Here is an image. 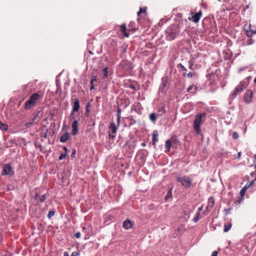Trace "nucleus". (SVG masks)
Returning a JSON list of instances; mask_svg holds the SVG:
<instances>
[{
    "label": "nucleus",
    "mask_w": 256,
    "mask_h": 256,
    "mask_svg": "<svg viewBox=\"0 0 256 256\" xmlns=\"http://www.w3.org/2000/svg\"><path fill=\"white\" fill-rule=\"evenodd\" d=\"M166 38L168 40L172 41L174 40L179 33L178 28L175 26L172 25L168 26L166 30Z\"/></svg>",
    "instance_id": "nucleus-1"
},
{
    "label": "nucleus",
    "mask_w": 256,
    "mask_h": 256,
    "mask_svg": "<svg viewBox=\"0 0 256 256\" xmlns=\"http://www.w3.org/2000/svg\"><path fill=\"white\" fill-rule=\"evenodd\" d=\"M204 112L199 113L196 116L195 120L194 122V129L196 131V134H198L200 132V126L202 122V118H205Z\"/></svg>",
    "instance_id": "nucleus-2"
},
{
    "label": "nucleus",
    "mask_w": 256,
    "mask_h": 256,
    "mask_svg": "<svg viewBox=\"0 0 256 256\" xmlns=\"http://www.w3.org/2000/svg\"><path fill=\"white\" fill-rule=\"evenodd\" d=\"M40 98V95L37 93L33 94L30 97L29 100L26 101L24 108L26 110H29L33 107Z\"/></svg>",
    "instance_id": "nucleus-3"
},
{
    "label": "nucleus",
    "mask_w": 256,
    "mask_h": 256,
    "mask_svg": "<svg viewBox=\"0 0 256 256\" xmlns=\"http://www.w3.org/2000/svg\"><path fill=\"white\" fill-rule=\"evenodd\" d=\"M248 84V83L245 82H240V84L236 87L235 89L232 92V98H235L236 96H238V94L241 93L242 90H244L245 88L247 87Z\"/></svg>",
    "instance_id": "nucleus-4"
},
{
    "label": "nucleus",
    "mask_w": 256,
    "mask_h": 256,
    "mask_svg": "<svg viewBox=\"0 0 256 256\" xmlns=\"http://www.w3.org/2000/svg\"><path fill=\"white\" fill-rule=\"evenodd\" d=\"M178 182L181 183L184 188H190L191 186V180L187 176H184L183 177H178L177 178Z\"/></svg>",
    "instance_id": "nucleus-5"
},
{
    "label": "nucleus",
    "mask_w": 256,
    "mask_h": 256,
    "mask_svg": "<svg viewBox=\"0 0 256 256\" xmlns=\"http://www.w3.org/2000/svg\"><path fill=\"white\" fill-rule=\"evenodd\" d=\"M108 138L114 140L116 138V134L118 130V126L114 123H110L108 126Z\"/></svg>",
    "instance_id": "nucleus-6"
},
{
    "label": "nucleus",
    "mask_w": 256,
    "mask_h": 256,
    "mask_svg": "<svg viewBox=\"0 0 256 256\" xmlns=\"http://www.w3.org/2000/svg\"><path fill=\"white\" fill-rule=\"evenodd\" d=\"M112 74V72L110 69H109L108 67H106L102 70H100L98 73V78H102L104 79L106 78H108V76Z\"/></svg>",
    "instance_id": "nucleus-7"
},
{
    "label": "nucleus",
    "mask_w": 256,
    "mask_h": 256,
    "mask_svg": "<svg viewBox=\"0 0 256 256\" xmlns=\"http://www.w3.org/2000/svg\"><path fill=\"white\" fill-rule=\"evenodd\" d=\"M178 68H180L182 71H184L183 75L184 76H187L188 78H192L193 77H196V73L194 71L190 72L188 73L186 72V68L182 64H179L177 66Z\"/></svg>",
    "instance_id": "nucleus-8"
},
{
    "label": "nucleus",
    "mask_w": 256,
    "mask_h": 256,
    "mask_svg": "<svg viewBox=\"0 0 256 256\" xmlns=\"http://www.w3.org/2000/svg\"><path fill=\"white\" fill-rule=\"evenodd\" d=\"M192 16L191 17H188V20L195 23H198L202 16V12L201 10H200L198 12L196 13L192 12Z\"/></svg>",
    "instance_id": "nucleus-9"
},
{
    "label": "nucleus",
    "mask_w": 256,
    "mask_h": 256,
    "mask_svg": "<svg viewBox=\"0 0 256 256\" xmlns=\"http://www.w3.org/2000/svg\"><path fill=\"white\" fill-rule=\"evenodd\" d=\"M254 97V92L250 90H248L244 95V101L247 104H250L252 102Z\"/></svg>",
    "instance_id": "nucleus-10"
},
{
    "label": "nucleus",
    "mask_w": 256,
    "mask_h": 256,
    "mask_svg": "<svg viewBox=\"0 0 256 256\" xmlns=\"http://www.w3.org/2000/svg\"><path fill=\"white\" fill-rule=\"evenodd\" d=\"M14 174L12 168L10 164H6L4 167L3 171L2 172V175L12 176Z\"/></svg>",
    "instance_id": "nucleus-11"
},
{
    "label": "nucleus",
    "mask_w": 256,
    "mask_h": 256,
    "mask_svg": "<svg viewBox=\"0 0 256 256\" xmlns=\"http://www.w3.org/2000/svg\"><path fill=\"white\" fill-rule=\"evenodd\" d=\"M123 228L126 230L132 228L134 226V222L130 219H127L123 222Z\"/></svg>",
    "instance_id": "nucleus-12"
},
{
    "label": "nucleus",
    "mask_w": 256,
    "mask_h": 256,
    "mask_svg": "<svg viewBox=\"0 0 256 256\" xmlns=\"http://www.w3.org/2000/svg\"><path fill=\"white\" fill-rule=\"evenodd\" d=\"M72 134L76 136L78 132V122L77 120H74L72 124Z\"/></svg>",
    "instance_id": "nucleus-13"
},
{
    "label": "nucleus",
    "mask_w": 256,
    "mask_h": 256,
    "mask_svg": "<svg viewBox=\"0 0 256 256\" xmlns=\"http://www.w3.org/2000/svg\"><path fill=\"white\" fill-rule=\"evenodd\" d=\"M34 198L37 202H43L47 198V196L46 194L40 196L37 194H36Z\"/></svg>",
    "instance_id": "nucleus-14"
},
{
    "label": "nucleus",
    "mask_w": 256,
    "mask_h": 256,
    "mask_svg": "<svg viewBox=\"0 0 256 256\" xmlns=\"http://www.w3.org/2000/svg\"><path fill=\"white\" fill-rule=\"evenodd\" d=\"M80 100L78 98L74 100V103L73 107H72V110H73V112H77L80 110Z\"/></svg>",
    "instance_id": "nucleus-15"
},
{
    "label": "nucleus",
    "mask_w": 256,
    "mask_h": 256,
    "mask_svg": "<svg viewBox=\"0 0 256 256\" xmlns=\"http://www.w3.org/2000/svg\"><path fill=\"white\" fill-rule=\"evenodd\" d=\"M158 133L157 130H154L152 133V144L154 146L156 145V142L158 140Z\"/></svg>",
    "instance_id": "nucleus-16"
},
{
    "label": "nucleus",
    "mask_w": 256,
    "mask_h": 256,
    "mask_svg": "<svg viewBox=\"0 0 256 256\" xmlns=\"http://www.w3.org/2000/svg\"><path fill=\"white\" fill-rule=\"evenodd\" d=\"M70 138V134L68 132H66L62 136L61 138H60V142L62 143H65L67 140H68Z\"/></svg>",
    "instance_id": "nucleus-17"
},
{
    "label": "nucleus",
    "mask_w": 256,
    "mask_h": 256,
    "mask_svg": "<svg viewBox=\"0 0 256 256\" xmlns=\"http://www.w3.org/2000/svg\"><path fill=\"white\" fill-rule=\"evenodd\" d=\"M121 31L123 33L124 35L126 37H128L130 34L126 32V24H122L120 26Z\"/></svg>",
    "instance_id": "nucleus-18"
},
{
    "label": "nucleus",
    "mask_w": 256,
    "mask_h": 256,
    "mask_svg": "<svg viewBox=\"0 0 256 256\" xmlns=\"http://www.w3.org/2000/svg\"><path fill=\"white\" fill-rule=\"evenodd\" d=\"M196 88H197L196 86H190L187 88V92H191L193 94H194L196 92Z\"/></svg>",
    "instance_id": "nucleus-19"
},
{
    "label": "nucleus",
    "mask_w": 256,
    "mask_h": 256,
    "mask_svg": "<svg viewBox=\"0 0 256 256\" xmlns=\"http://www.w3.org/2000/svg\"><path fill=\"white\" fill-rule=\"evenodd\" d=\"M232 227V224L229 223V224H225L224 225V232H227Z\"/></svg>",
    "instance_id": "nucleus-20"
},
{
    "label": "nucleus",
    "mask_w": 256,
    "mask_h": 256,
    "mask_svg": "<svg viewBox=\"0 0 256 256\" xmlns=\"http://www.w3.org/2000/svg\"><path fill=\"white\" fill-rule=\"evenodd\" d=\"M172 142L170 140H166L165 144V146L168 150L169 151L170 148H172Z\"/></svg>",
    "instance_id": "nucleus-21"
},
{
    "label": "nucleus",
    "mask_w": 256,
    "mask_h": 256,
    "mask_svg": "<svg viewBox=\"0 0 256 256\" xmlns=\"http://www.w3.org/2000/svg\"><path fill=\"white\" fill-rule=\"evenodd\" d=\"M150 118L152 122L154 123L156 120V114L154 113H151L150 116Z\"/></svg>",
    "instance_id": "nucleus-22"
},
{
    "label": "nucleus",
    "mask_w": 256,
    "mask_h": 256,
    "mask_svg": "<svg viewBox=\"0 0 256 256\" xmlns=\"http://www.w3.org/2000/svg\"><path fill=\"white\" fill-rule=\"evenodd\" d=\"M158 110V112L160 113V116H162L166 112V110L164 106H161L158 108V110Z\"/></svg>",
    "instance_id": "nucleus-23"
},
{
    "label": "nucleus",
    "mask_w": 256,
    "mask_h": 256,
    "mask_svg": "<svg viewBox=\"0 0 256 256\" xmlns=\"http://www.w3.org/2000/svg\"><path fill=\"white\" fill-rule=\"evenodd\" d=\"M8 128V125L7 124H5L2 123L0 121V129L2 130H7Z\"/></svg>",
    "instance_id": "nucleus-24"
},
{
    "label": "nucleus",
    "mask_w": 256,
    "mask_h": 256,
    "mask_svg": "<svg viewBox=\"0 0 256 256\" xmlns=\"http://www.w3.org/2000/svg\"><path fill=\"white\" fill-rule=\"evenodd\" d=\"M129 88L132 90H138L139 86L136 84H130Z\"/></svg>",
    "instance_id": "nucleus-25"
},
{
    "label": "nucleus",
    "mask_w": 256,
    "mask_h": 256,
    "mask_svg": "<svg viewBox=\"0 0 256 256\" xmlns=\"http://www.w3.org/2000/svg\"><path fill=\"white\" fill-rule=\"evenodd\" d=\"M214 199L213 198H208V206H210L211 207L214 206Z\"/></svg>",
    "instance_id": "nucleus-26"
},
{
    "label": "nucleus",
    "mask_w": 256,
    "mask_h": 256,
    "mask_svg": "<svg viewBox=\"0 0 256 256\" xmlns=\"http://www.w3.org/2000/svg\"><path fill=\"white\" fill-rule=\"evenodd\" d=\"M200 213L199 212H197L196 216H194L193 221L194 222H196L199 220V216H200Z\"/></svg>",
    "instance_id": "nucleus-27"
},
{
    "label": "nucleus",
    "mask_w": 256,
    "mask_h": 256,
    "mask_svg": "<svg viewBox=\"0 0 256 256\" xmlns=\"http://www.w3.org/2000/svg\"><path fill=\"white\" fill-rule=\"evenodd\" d=\"M54 214V210H51L48 212V218L50 219L51 218L53 217Z\"/></svg>",
    "instance_id": "nucleus-28"
},
{
    "label": "nucleus",
    "mask_w": 256,
    "mask_h": 256,
    "mask_svg": "<svg viewBox=\"0 0 256 256\" xmlns=\"http://www.w3.org/2000/svg\"><path fill=\"white\" fill-rule=\"evenodd\" d=\"M67 154H68V153H66V152L62 153L59 157V160H62L64 159L65 158V157L66 156Z\"/></svg>",
    "instance_id": "nucleus-29"
},
{
    "label": "nucleus",
    "mask_w": 256,
    "mask_h": 256,
    "mask_svg": "<svg viewBox=\"0 0 256 256\" xmlns=\"http://www.w3.org/2000/svg\"><path fill=\"white\" fill-rule=\"evenodd\" d=\"M232 138L234 140H237L238 138V134L237 132H234L232 133Z\"/></svg>",
    "instance_id": "nucleus-30"
},
{
    "label": "nucleus",
    "mask_w": 256,
    "mask_h": 256,
    "mask_svg": "<svg viewBox=\"0 0 256 256\" xmlns=\"http://www.w3.org/2000/svg\"><path fill=\"white\" fill-rule=\"evenodd\" d=\"M140 12L141 13H144V14H146V7H144V8H140Z\"/></svg>",
    "instance_id": "nucleus-31"
},
{
    "label": "nucleus",
    "mask_w": 256,
    "mask_h": 256,
    "mask_svg": "<svg viewBox=\"0 0 256 256\" xmlns=\"http://www.w3.org/2000/svg\"><path fill=\"white\" fill-rule=\"evenodd\" d=\"M246 190H245L244 188H242V190L240 192V194L242 198H243L244 196L245 192Z\"/></svg>",
    "instance_id": "nucleus-32"
},
{
    "label": "nucleus",
    "mask_w": 256,
    "mask_h": 256,
    "mask_svg": "<svg viewBox=\"0 0 256 256\" xmlns=\"http://www.w3.org/2000/svg\"><path fill=\"white\" fill-rule=\"evenodd\" d=\"M254 42V40L252 39H248L247 42V45H251Z\"/></svg>",
    "instance_id": "nucleus-33"
},
{
    "label": "nucleus",
    "mask_w": 256,
    "mask_h": 256,
    "mask_svg": "<svg viewBox=\"0 0 256 256\" xmlns=\"http://www.w3.org/2000/svg\"><path fill=\"white\" fill-rule=\"evenodd\" d=\"M188 64H189V68L192 70H193V68H192V66H194L193 62L190 60L188 62Z\"/></svg>",
    "instance_id": "nucleus-34"
},
{
    "label": "nucleus",
    "mask_w": 256,
    "mask_h": 256,
    "mask_svg": "<svg viewBox=\"0 0 256 256\" xmlns=\"http://www.w3.org/2000/svg\"><path fill=\"white\" fill-rule=\"evenodd\" d=\"M74 237L76 238H80V232H77L74 234Z\"/></svg>",
    "instance_id": "nucleus-35"
},
{
    "label": "nucleus",
    "mask_w": 256,
    "mask_h": 256,
    "mask_svg": "<svg viewBox=\"0 0 256 256\" xmlns=\"http://www.w3.org/2000/svg\"><path fill=\"white\" fill-rule=\"evenodd\" d=\"M94 81H90V90H94Z\"/></svg>",
    "instance_id": "nucleus-36"
},
{
    "label": "nucleus",
    "mask_w": 256,
    "mask_h": 256,
    "mask_svg": "<svg viewBox=\"0 0 256 256\" xmlns=\"http://www.w3.org/2000/svg\"><path fill=\"white\" fill-rule=\"evenodd\" d=\"M246 34L248 36V38L252 37V33L251 32H250V31H248V30H247L246 32Z\"/></svg>",
    "instance_id": "nucleus-37"
},
{
    "label": "nucleus",
    "mask_w": 256,
    "mask_h": 256,
    "mask_svg": "<svg viewBox=\"0 0 256 256\" xmlns=\"http://www.w3.org/2000/svg\"><path fill=\"white\" fill-rule=\"evenodd\" d=\"M256 180V178H254V180H253L252 181H251L249 183H247L250 186H253L254 182V181Z\"/></svg>",
    "instance_id": "nucleus-38"
},
{
    "label": "nucleus",
    "mask_w": 256,
    "mask_h": 256,
    "mask_svg": "<svg viewBox=\"0 0 256 256\" xmlns=\"http://www.w3.org/2000/svg\"><path fill=\"white\" fill-rule=\"evenodd\" d=\"M249 28H250V32H251L252 33V34H256V30H252L250 24V26H249Z\"/></svg>",
    "instance_id": "nucleus-39"
},
{
    "label": "nucleus",
    "mask_w": 256,
    "mask_h": 256,
    "mask_svg": "<svg viewBox=\"0 0 256 256\" xmlns=\"http://www.w3.org/2000/svg\"><path fill=\"white\" fill-rule=\"evenodd\" d=\"M48 130H46V132L44 133V134L41 135V136L44 138H47V133H48Z\"/></svg>",
    "instance_id": "nucleus-40"
},
{
    "label": "nucleus",
    "mask_w": 256,
    "mask_h": 256,
    "mask_svg": "<svg viewBox=\"0 0 256 256\" xmlns=\"http://www.w3.org/2000/svg\"><path fill=\"white\" fill-rule=\"evenodd\" d=\"M120 112H121V110H120V108H118V110H117V117L118 116H120Z\"/></svg>",
    "instance_id": "nucleus-41"
},
{
    "label": "nucleus",
    "mask_w": 256,
    "mask_h": 256,
    "mask_svg": "<svg viewBox=\"0 0 256 256\" xmlns=\"http://www.w3.org/2000/svg\"><path fill=\"white\" fill-rule=\"evenodd\" d=\"M120 116L117 117V124H118L117 126L118 127V126H120Z\"/></svg>",
    "instance_id": "nucleus-42"
},
{
    "label": "nucleus",
    "mask_w": 256,
    "mask_h": 256,
    "mask_svg": "<svg viewBox=\"0 0 256 256\" xmlns=\"http://www.w3.org/2000/svg\"><path fill=\"white\" fill-rule=\"evenodd\" d=\"M211 256H218L217 251H214V252H212Z\"/></svg>",
    "instance_id": "nucleus-43"
},
{
    "label": "nucleus",
    "mask_w": 256,
    "mask_h": 256,
    "mask_svg": "<svg viewBox=\"0 0 256 256\" xmlns=\"http://www.w3.org/2000/svg\"><path fill=\"white\" fill-rule=\"evenodd\" d=\"M250 187V186L246 184L245 186L243 188V189H245V190H247L248 188Z\"/></svg>",
    "instance_id": "nucleus-44"
},
{
    "label": "nucleus",
    "mask_w": 256,
    "mask_h": 256,
    "mask_svg": "<svg viewBox=\"0 0 256 256\" xmlns=\"http://www.w3.org/2000/svg\"><path fill=\"white\" fill-rule=\"evenodd\" d=\"M78 252H74L72 253L71 256H78Z\"/></svg>",
    "instance_id": "nucleus-45"
},
{
    "label": "nucleus",
    "mask_w": 256,
    "mask_h": 256,
    "mask_svg": "<svg viewBox=\"0 0 256 256\" xmlns=\"http://www.w3.org/2000/svg\"><path fill=\"white\" fill-rule=\"evenodd\" d=\"M75 154H76V150L74 149L73 150V152H72V154H71V156L72 157H74V155H75Z\"/></svg>",
    "instance_id": "nucleus-46"
},
{
    "label": "nucleus",
    "mask_w": 256,
    "mask_h": 256,
    "mask_svg": "<svg viewBox=\"0 0 256 256\" xmlns=\"http://www.w3.org/2000/svg\"><path fill=\"white\" fill-rule=\"evenodd\" d=\"M2 234H0V245L2 244Z\"/></svg>",
    "instance_id": "nucleus-47"
},
{
    "label": "nucleus",
    "mask_w": 256,
    "mask_h": 256,
    "mask_svg": "<svg viewBox=\"0 0 256 256\" xmlns=\"http://www.w3.org/2000/svg\"><path fill=\"white\" fill-rule=\"evenodd\" d=\"M63 150L66 151V152L68 153V148H66V146H63Z\"/></svg>",
    "instance_id": "nucleus-48"
},
{
    "label": "nucleus",
    "mask_w": 256,
    "mask_h": 256,
    "mask_svg": "<svg viewBox=\"0 0 256 256\" xmlns=\"http://www.w3.org/2000/svg\"><path fill=\"white\" fill-rule=\"evenodd\" d=\"M69 256L68 252H64V256Z\"/></svg>",
    "instance_id": "nucleus-49"
},
{
    "label": "nucleus",
    "mask_w": 256,
    "mask_h": 256,
    "mask_svg": "<svg viewBox=\"0 0 256 256\" xmlns=\"http://www.w3.org/2000/svg\"><path fill=\"white\" fill-rule=\"evenodd\" d=\"M241 156V152H239L238 154V158H240Z\"/></svg>",
    "instance_id": "nucleus-50"
},
{
    "label": "nucleus",
    "mask_w": 256,
    "mask_h": 256,
    "mask_svg": "<svg viewBox=\"0 0 256 256\" xmlns=\"http://www.w3.org/2000/svg\"><path fill=\"white\" fill-rule=\"evenodd\" d=\"M166 82H162V86L164 87V86H166Z\"/></svg>",
    "instance_id": "nucleus-51"
},
{
    "label": "nucleus",
    "mask_w": 256,
    "mask_h": 256,
    "mask_svg": "<svg viewBox=\"0 0 256 256\" xmlns=\"http://www.w3.org/2000/svg\"><path fill=\"white\" fill-rule=\"evenodd\" d=\"M202 206L199 208H198V212H200L202 211Z\"/></svg>",
    "instance_id": "nucleus-52"
},
{
    "label": "nucleus",
    "mask_w": 256,
    "mask_h": 256,
    "mask_svg": "<svg viewBox=\"0 0 256 256\" xmlns=\"http://www.w3.org/2000/svg\"><path fill=\"white\" fill-rule=\"evenodd\" d=\"M182 228V226L178 228H177V230H178V232L180 231V229H181Z\"/></svg>",
    "instance_id": "nucleus-53"
},
{
    "label": "nucleus",
    "mask_w": 256,
    "mask_h": 256,
    "mask_svg": "<svg viewBox=\"0 0 256 256\" xmlns=\"http://www.w3.org/2000/svg\"><path fill=\"white\" fill-rule=\"evenodd\" d=\"M142 13L140 12L139 10L138 12H137V15L138 16H139Z\"/></svg>",
    "instance_id": "nucleus-54"
},
{
    "label": "nucleus",
    "mask_w": 256,
    "mask_h": 256,
    "mask_svg": "<svg viewBox=\"0 0 256 256\" xmlns=\"http://www.w3.org/2000/svg\"><path fill=\"white\" fill-rule=\"evenodd\" d=\"M141 146H142L144 147L146 146V144H145V143H142V144H141Z\"/></svg>",
    "instance_id": "nucleus-55"
},
{
    "label": "nucleus",
    "mask_w": 256,
    "mask_h": 256,
    "mask_svg": "<svg viewBox=\"0 0 256 256\" xmlns=\"http://www.w3.org/2000/svg\"><path fill=\"white\" fill-rule=\"evenodd\" d=\"M96 80V76H95V77H94V78H92V80Z\"/></svg>",
    "instance_id": "nucleus-56"
},
{
    "label": "nucleus",
    "mask_w": 256,
    "mask_h": 256,
    "mask_svg": "<svg viewBox=\"0 0 256 256\" xmlns=\"http://www.w3.org/2000/svg\"><path fill=\"white\" fill-rule=\"evenodd\" d=\"M86 228L85 227H84H84L82 228V230H86Z\"/></svg>",
    "instance_id": "nucleus-57"
},
{
    "label": "nucleus",
    "mask_w": 256,
    "mask_h": 256,
    "mask_svg": "<svg viewBox=\"0 0 256 256\" xmlns=\"http://www.w3.org/2000/svg\"><path fill=\"white\" fill-rule=\"evenodd\" d=\"M248 7H249V6H246V9H248Z\"/></svg>",
    "instance_id": "nucleus-58"
},
{
    "label": "nucleus",
    "mask_w": 256,
    "mask_h": 256,
    "mask_svg": "<svg viewBox=\"0 0 256 256\" xmlns=\"http://www.w3.org/2000/svg\"><path fill=\"white\" fill-rule=\"evenodd\" d=\"M254 172H252V173H251V176H254Z\"/></svg>",
    "instance_id": "nucleus-59"
},
{
    "label": "nucleus",
    "mask_w": 256,
    "mask_h": 256,
    "mask_svg": "<svg viewBox=\"0 0 256 256\" xmlns=\"http://www.w3.org/2000/svg\"><path fill=\"white\" fill-rule=\"evenodd\" d=\"M29 124H30V125H32V122H29V124H26V125H28V126Z\"/></svg>",
    "instance_id": "nucleus-60"
},
{
    "label": "nucleus",
    "mask_w": 256,
    "mask_h": 256,
    "mask_svg": "<svg viewBox=\"0 0 256 256\" xmlns=\"http://www.w3.org/2000/svg\"><path fill=\"white\" fill-rule=\"evenodd\" d=\"M171 194V192L168 191V194Z\"/></svg>",
    "instance_id": "nucleus-61"
},
{
    "label": "nucleus",
    "mask_w": 256,
    "mask_h": 256,
    "mask_svg": "<svg viewBox=\"0 0 256 256\" xmlns=\"http://www.w3.org/2000/svg\"><path fill=\"white\" fill-rule=\"evenodd\" d=\"M89 52L90 54H92V52L91 51H89Z\"/></svg>",
    "instance_id": "nucleus-62"
},
{
    "label": "nucleus",
    "mask_w": 256,
    "mask_h": 256,
    "mask_svg": "<svg viewBox=\"0 0 256 256\" xmlns=\"http://www.w3.org/2000/svg\"><path fill=\"white\" fill-rule=\"evenodd\" d=\"M254 167H256V166H254Z\"/></svg>",
    "instance_id": "nucleus-63"
}]
</instances>
